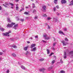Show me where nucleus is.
<instances>
[{
	"label": "nucleus",
	"instance_id": "14",
	"mask_svg": "<svg viewBox=\"0 0 73 73\" xmlns=\"http://www.w3.org/2000/svg\"><path fill=\"white\" fill-rule=\"evenodd\" d=\"M18 5H19L17 4L16 5V10H17H17H18V9H19V7H18Z\"/></svg>",
	"mask_w": 73,
	"mask_h": 73
},
{
	"label": "nucleus",
	"instance_id": "62",
	"mask_svg": "<svg viewBox=\"0 0 73 73\" xmlns=\"http://www.w3.org/2000/svg\"><path fill=\"white\" fill-rule=\"evenodd\" d=\"M2 51L3 52H5V50H2Z\"/></svg>",
	"mask_w": 73,
	"mask_h": 73
},
{
	"label": "nucleus",
	"instance_id": "8",
	"mask_svg": "<svg viewBox=\"0 0 73 73\" xmlns=\"http://www.w3.org/2000/svg\"><path fill=\"white\" fill-rule=\"evenodd\" d=\"M35 46H36V44H32L31 45V48H32L35 47Z\"/></svg>",
	"mask_w": 73,
	"mask_h": 73
},
{
	"label": "nucleus",
	"instance_id": "26",
	"mask_svg": "<svg viewBox=\"0 0 73 73\" xmlns=\"http://www.w3.org/2000/svg\"><path fill=\"white\" fill-rule=\"evenodd\" d=\"M44 59L42 58L39 59V61H44Z\"/></svg>",
	"mask_w": 73,
	"mask_h": 73
},
{
	"label": "nucleus",
	"instance_id": "31",
	"mask_svg": "<svg viewBox=\"0 0 73 73\" xmlns=\"http://www.w3.org/2000/svg\"><path fill=\"white\" fill-rule=\"evenodd\" d=\"M55 62V60H52V64H54V63Z\"/></svg>",
	"mask_w": 73,
	"mask_h": 73
},
{
	"label": "nucleus",
	"instance_id": "40",
	"mask_svg": "<svg viewBox=\"0 0 73 73\" xmlns=\"http://www.w3.org/2000/svg\"><path fill=\"white\" fill-rule=\"evenodd\" d=\"M9 70H7V73H9Z\"/></svg>",
	"mask_w": 73,
	"mask_h": 73
},
{
	"label": "nucleus",
	"instance_id": "38",
	"mask_svg": "<svg viewBox=\"0 0 73 73\" xmlns=\"http://www.w3.org/2000/svg\"><path fill=\"white\" fill-rule=\"evenodd\" d=\"M56 7H54L53 9L54 11V12H55V11H56Z\"/></svg>",
	"mask_w": 73,
	"mask_h": 73
},
{
	"label": "nucleus",
	"instance_id": "17",
	"mask_svg": "<svg viewBox=\"0 0 73 73\" xmlns=\"http://www.w3.org/2000/svg\"><path fill=\"white\" fill-rule=\"evenodd\" d=\"M12 55L13 57H16V54H15L14 53L12 54Z\"/></svg>",
	"mask_w": 73,
	"mask_h": 73
},
{
	"label": "nucleus",
	"instance_id": "24",
	"mask_svg": "<svg viewBox=\"0 0 73 73\" xmlns=\"http://www.w3.org/2000/svg\"><path fill=\"white\" fill-rule=\"evenodd\" d=\"M38 19V17H37V16H36L35 17H34L35 20H36V19Z\"/></svg>",
	"mask_w": 73,
	"mask_h": 73
},
{
	"label": "nucleus",
	"instance_id": "39",
	"mask_svg": "<svg viewBox=\"0 0 73 73\" xmlns=\"http://www.w3.org/2000/svg\"><path fill=\"white\" fill-rule=\"evenodd\" d=\"M21 21H22V22H24V19H21Z\"/></svg>",
	"mask_w": 73,
	"mask_h": 73
},
{
	"label": "nucleus",
	"instance_id": "50",
	"mask_svg": "<svg viewBox=\"0 0 73 73\" xmlns=\"http://www.w3.org/2000/svg\"><path fill=\"white\" fill-rule=\"evenodd\" d=\"M16 2H19V0H15Z\"/></svg>",
	"mask_w": 73,
	"mask_h": 73
},
{
	"label": "nucleus",
	"instance_id": "11",
	"mask_svg": "<svg viewBox=\"0 0 73 73\" xmlns=\"http://www.w3.org/2000/svg\"><path fill=\"white\" fill-rule=\"evenodd\" d=\"M61 42L62 43H63V45L65 46L66 45V43L65 42V41H61Z\"/></svg>",
	"mask_w": 73,
	"mask_h": 73
},
{
	"label": "nucleus",
	"instance_id": "35",
	"mask_svg": "<svg viewBox=\"0 0 73 73\" xmlns=\"http://www.w3.org/2000/svg\"><path fill=\"white\" fill-rule=\"evenodd\" d=\"M52 54H54V53H51L49 56H52Z\"/></svg>",
	"mask_w": 73,
	"mask_h": 73
},
{
	"label": "nucleus",
	"instance_id": "22",
	"mask_svg": "<svg viewBox=\"0 0 73 73\" xmlns=\"http://www.w3.org/2000/svg\"><path fill=\"white\" fill-rule=\"evenodd\" d=\"M33 13L34 14H36V10H34Z\"/></svg>",
	"mask_w": 73,
	"mask_h": 73
},
{
	"label": "nucleus",
	"instance_id": "64",
	"mask_svg": "<svg viewBox=\"0 0 73 73\" xmlns=\"http://www.w3.org/2000/svg\"><path fill=\"white\" fill-rule=\"evenodd\" d=\"M4 5L5 7H7V6L4 5Z\"/></svg>",
	"mask_w": 73,
	"mask_h": 73
},
{
	"label": "nucleus",
	"instance_id": "48",
	"mask_svg": "<svg viewBox=\"0 0 73 73\" xmlns=\"http://www.w3.org/2000/svg\"><path fill=\"white\" fill-rule=\"evenodd\" d=\"M51 19V18L50 17H48L47 19L48 20H50Z\"/></svg>",
	"mask_w": 73,
	"mask_h": 73
},
{
	"label": "nucleus",
	"instance_id": "37",
	"mask_svg": "<svg viewBox=\"0 0 73 73\" xmlns=\"http://www.w3.org/2000/svg\"><path fill=\"white\" fill-rule=\"evenodd\" d=\"M60 61L61 63H63V61H62V59H61L60 60Z\"/></svg>",
	"mask_w": 73,
	"mask_h": 73
},
{
	"label": "nucleus",
	"instance_id": "60",
	"mask_svg": "<svg viewBox=\"0 0 73 73\" xmlns=\"http://www.w3.org/2000/svg\"><path fill=\"white\" fill-rule=\"evenodd\" d=\"M26 8H29V7H26Z\"/></svg>",
	"mask_w": 73,
	"mask_h": 73
},
{
	"label": "nucleus",
	"instance_id": "25",
	"mask_svg": "<svg viewBox=\"0 0 73 73\" xmlns=\"http://www.w3.org/2000/svg\"><path fill=\"white\" fill-rule=\"evenodd\" d=\"M42 17H47V15H46V14H44L42 15Z\"/></svg>",
	"mask_w": 73,
	"mask_h": 73
},
{
	"label": "nucleus",
	"instance_id": "51",
	"mask_svg": "<svg viewBox=\"0 0 73 73\" xmlns=\"http://www.w3.org/2000/svg\"><path fill=\"white\" fill-rule=\"evenodd\" d=\"M27 42V44H29V43H30V42L28 41Z\"/></svg>",
	"mask_w": 73,
	"mask_h": 73
},
{
	"label": "nucleus",
	"instance_id": "23",
	"mask_svg": "<svg viewBox=\"0 0 73 73\" xmlns=\"http://www.w3.org/2000/svg\"><path fill=\"white\" fill-rule=\"evenodd\" d=\"M7 21L9 23H10L11 22V20H10V18H7Z\"/></svg>",
	"mask_w": 73,
	"mask_h": 73
},
{
	"label": "nucleus",
	"instance_id": "49",
	"mask_svg": "<svg viewBox=\"0 0 73 73\" xmlns=\"http://www.w3.org/2000/svg\"><path fill=\"white\" fill-rule=\"evenodd\" d=\"M53 46H54L55 45H56V43H54L53 44Z\"/></svg>",
	"mask_w": 73,
	"mask_h": 73
},
{
	"label": "nucleus",
	"instance_id": "13",
	"mask_svg": "<svg viewBox=\"0 0 73 73\" xmlns=\"http://www.w3.org/2000/svg\"><path fill=\"white\" fill-rule=\"evenodd\" d=\"M36 47H35L32 49L31 51H36Z\"/></svg>",
	"mask_w": 73,
	"mask_h": 73
},
{
	"label": "nucleus",
	"instance_id": "59",
	"mask_svg": "<svg viewBox=\"0 0 73 73\" xmlns=\"http://www.w3.org/2000/svg\"><path fill=\"white\" fill-rule=\"evenodd\" d=\"M45 25H48V24L47 23H46L45 24Z\"/></svg>",
	"mask_w": 73,
	"mask_h": 73
},
{
	"label": "nucleus",
	"instance_id": "44",
	"mask_svg": "<svg viewBox=\"0 0 73 73\" xmlns=\"http://www.w3.org/2000/svg\"><path fill=\"white\" fill-rule=\"evenodd\" d=\"M42 41H43V42H46V41H44L43 40H42Z\"/></svg>",
	"mask_w": 73,
	"mask_h": 73
},
{
	"label": "nucleus",
	"instance_id": "41",
	"mask_svg": "<svg viewBox=\"0 0 73 73\" xmlns=\"http://www.w3.org/2000/svg\"><path fill=\"white\" fill-rule=\"evenodd\" d=\"M56 8H57V9H58L59 7H58V5L56 6Z\"/></svg>",
	"mask_w": 73,
	"mask_h": 73
},
{
	"label": "nucleus",
	"instance_id": "42",
	"mask_svg": "<svg viewBox=\"0 0 73 73\" xmlns=\"http://www.w3.org/2000/svg\"><path fill=\"white\" fill-rule=\"evenodd\" d=\"M26 19L27 20H28L29 19V17H26Z\"/></svg>",
	"mask_w": 73,
	"mask_h": 73
},
{
	"label": "nucleus",
	"instance_id": "4",
	"mask_svg": "<svg viewBox=\"0 0 73 73\" xmlns=\"http://www.w3.org/2000/svg\"><path fill=\"white\" fill-rule=\"evenodd\" d=\"M62 4H65L66 3V1L65 0H62L61 1Z\"/></svg>",
	"mask_w": 73,
	"mask_h": 73
},
{
	"label": "nucleus",
	"instance_id": "16",
	"mask_svg": "<svg viewBox=\"0 0 73 73\" xmlns=\"http://www.w3.org/2000/svg\"><path fill=\"white\" fill-rule=\"evenodd\" d=\"M17 24L15 25L14 26V28L15 29H16L17 27Z\"/></svg>",
	"mask_w": 73,
	"mask_h": 73
},
{
	"label": "nucleus",
	"instance_id": "32",
	"mask_svg": "<svg viewBox=\"0 0 73 73\" xmlns=\"http://www.w3.org/2000/svg\"><path fill=\"white\" fill-rule=\"evenodd\" d=\"M3 54V53L0 52V56H2Z\"/></svg>",
	"mask_w": 73,
	"mask_h": 73
},
{
	"label": "nucleus",
	"instance_id": "6",
	"mask_svg": "<svg viewBox=\"0 0 73 73\" xmlns=\"http://www.w3.org/2000/svg\"><path fill=\"white\" fill-rule=\"evenodd\" d=\"M45 70V69L44 68H42L39 70L40 72H44V71Z\"/></svg>",
	"mask_w": 73,
	"mask_h": 73
},
{
	"label": "nucleus",
	"instance_id": "1",
	"mask_svg": "<svg viewBox=\"0 0 73 73\" xmlns=\"http://www.w3.org/2000/svg\"><path fill=\"white\" fill-rule=\"evenodd\" d=\"M15 23H11V24L9 23L7 25V28H8V27H9V28H11V27H12L14 25H15Z\"/></svg>",
	"mask_w": 73,
	"mask_h": 73
},
{
	"label": "nucleus",
	"instance_id": "34",
	"mask_svg": "<svg viewBox=\"0 0 73 73\" xmlns=\"http://www.w3.org/2000/svg\"><path fill=\"white\" fill-rule=\"evenodd\" d=\"M65 41H68V39L66 38H65Z\"/></svg>",
	"mask_w": 73,
	"mask_h": 73
},
{
	"label": "nucleus",
	"instance_id": "54",
	"mask_svg": "<svg viewBox=\"0 0 73 73\" xmlns=\"http://www.w3.org/2000/svg\"><path fill=\"white\" fill-rule=\"evenodd\" d=\"M5 4L6 5H8V4L7 3H5Z\"/></svg>",
	"mask_w": 73,
	"mask_h": 73
},
{
	"label": "nucleus",
	"instance_id": "27",
	"mask_svg": "<svg viewBox=\"0 0 73 73\" xmlns=\"http://www.w3.org/2000/svg\"><path fill=\"white\" fill-rule=\"evenodd\" d=\"M29 54V52H28V51H27V53H25V54L26 55H27L28 54Z\"/></svg>",
	"mask_w": 73,
	"mask_h": 73
},
{
	"label": "nucleus",
	"instance_id": "63",
	"mask_svg": "<svg viewBox=\"0 0 73 73\" xmlns=\"http://www.w3.org/2000/svg\"><path fill=\"white\" fill-rule=\"evenodd\" d=\"M35 38H38V36H35Z\"/></svg>",
	"mask_w": 73,
	"mask_h": 73
},
{
	"label": "nucleus",
	"instance_id": "10",
	"mask_svg": "<svg viewBox=\"0 0 73 73\" xmlns=\"http://www.w3.org/2000/svg\"><path fill=\"white\" fill-rule=\"evenodd\" d=\"M53 19L54 20V21H55V22H57V21H58V20H57V19H56V18H53Z\"/></svg>",
	"mask_w": 73,
	"mask_h": 73
},
{
	"label": "nucleus",
	"instance_id": "56",
	"mask_svg": "<svg viewBox=\"0 0 73 73\" xmlns=\"http://www.w3.org/2000/svg\"><path fill=\"white\" fill-rule=\"evenodd\" d=\"M11 40L12 41H15V39H12Z\"/></svg>",
	"mask_w": 73,
	"mask_h": 73
},
{
	"label": "nucleus",
	"instance_id": "36",
	"mask_svg": "<svg viewBox=\"0 0 73 73\" xmlns=\"http://www.w3.org/2000/svg\"><path fill=\"white\" fill-rule=\"evenodd\" d=\"M9 4H10L11 5V6H13V3H9Z\"/></svg>",
	"mask_w": 73,
	"mask_h": 73
},
{
	"label": "nucleus",
	"instance_id": "57",
	"mask_svg": "<svg viewBox=\"0 0 73 73\" xmlns=\"http://www.w3.org/2000/svg\"><path fill=\"white\" fill-rule=\"evenodd\" d=\"M33 8H35V5L33 6H32Z\"/></svg>",
	"mask_w": 73,
	"mask_h": 73
},
{
	"label": "nucleus",
	"instance_id": "58",
	"mask_svg": "<svg viewBox=\"0 0 73 73\" xmlns=\"http://www.w3.org/2000/svg\"><path fill=\"white\" fill-rule=\"evenodd\" d=\"M0 10H1V7L0 6Z\"/></svg>",
	"mask_w": 73,
	"mask_h": 73
},
{
	"label": "nucleus",
	"instance_id": "53",
	"mask_svg": "<svg viewBox=\"0 0 73 73\" xmlns=\"http://www.w3.org/2000/svg\"><path fill=\"white\" fill-rule=\"evenodd\" d=\"M23 10H24V8H22V9H21V11H23Z\"/></svg>",
	"mask_w": 73,
	"mask_h": 73
},
{
	"label": "nucleus",
	"instance_id": "52",
	"mask_svg": "<svg viewBox=\"0 0 73 73\" xmlns=\"http://www.w3.org/2000/svg\"><path fill=\"white\" fill-rule=\"evenodd\" d=\"M52 48V49L53 50H55V49H54V48Z\"/></svg>",
	"mask_w": 73,
	"mask_h": 73
},
{
	"label": "nucleus",
	"instance_id": "21",
	"mask_svg": "<svg viewBox=\"0 0 73 73\" xmlns=\"http://www.w3.org/2000/svg\"><path fill=\"white\" fill-rule=\"evenodd\" d=\"M60 73H65V72L63 70H62L60 71Z\"/></svg>",
	"mask_w": 73,
	"mask_h": 73
},
{
	"label": "nucleus",
	"instance_id": "47",
	"mask_svg": "<svg viewBox=\"0 0 73 73\" xmlns=\"http://www.w3.org/2000/svg\"><path fill=\"white\" fill-rule=\"evenodd\" d=\"M49 37L46 38L45 39L46 40H48V39H49Z\"/></svg>",
	"mask_w": 73,
	"mask_h": 73
},
{
	"label": "nucleus",
	"instance_id": "55",
	"mask_svg": "<svg viewBox=\"0 0 73 73\" xmlns=\"http://www.w3.org/2000/svg\"><path fill=\"white\" fill-rule=\"evenodd\" d=\"M35 5V4L34 3H33L32 4V6H34Z\"/></svg>",
	"mask_w": 73,
	"mask_h": 73
},
{
	"label": "nucleus",
	"instance_id": "29",
	"mask_svg": "<svg viewBox=\"0 0 73 73\" xmlns=\"http://www.w3.org/2000/svg\"><path fill=\"white\" fill-rule=\"evenodd\" d=\"M24 14H25V15H28V14H29V13L27 12H25Z\"/></svg>",
	"mask_w": 73,
	"mask_h": 73
},
{
	"label": "nucleus",
	"instance_id": "9",
	"mask_svg": "<svg viewBox=\"0 0 73 73\" xmlns=\"http://www.w3.org/2000/svg\"><path fill=\"white\" fill-rule=\"evenodd\" d=\"M28 46L24 47V50H25V51H26V50H28Z\"/></svg>",
	"mask_w": 73,
	"mask_h": 73
},
{
	"label": "nucleus",
	"instance_id": "33",
	"mask_svg": "<svg viewBox=\"0 0 73 73\" xmlns=\"http://www.w3.org/2000/svg\"><path fill=\"white\" fill-rule=\"evenodd\" d=\"M2 31H4V29L3 28H1L0 29Z\"/></svg>",
	"mask_w": 73,
	"mask_h": 73
},
{
	"label": "nucleus",
	"instance_id": "20",
	"mask_svg": "<svg viewBox=\"0 0 73 73\" xmlns=\"http://www.w3.org/2000/svg\"><path fill=\"white\" fill-rule=\"evenodd\" d=\"M47 54H49L50 53V51L49 49H47L46 50Z\"/></svg>",
	"mask_w": 73,
	"mask_h": 73
},
{
	"label": "nucleus",
	"instance_id": "18",
	"mask_svg": "<svg viewBox=\"0 0 73 73\" xmlns=\"http://www.w3.org/2000/svg\"><path fill=\"white\" fill-rule=\"evenodd\" d=\"M53 68V67H49L48 68V70L49 71L51 69H52Z\"/></svg>",
	"mask_w": 73,
	"mask_h": 73
},
{
	"label": "nucleus",
	"instance_id": "43",
	"mask_svg": "<svg viewBox=\"0 0 73 73\" xmlns=\"http://www.w3.org/2000/svg\"><path fill=\"white\" fill-rule=\"evenodd\" d=\"M64 31H66V28H64Z\"/></svg>",
	"mask_w": 73,
	"mask_h": 73
},
{
	"label": "nucleus",
	"instance_id": "2",
	"mask_svg": "<svg viewBox=\"0 0 73 73\" xmlns=\"http://www.w3.org/2000/svg\"><path fill=\"white\" fill-rule=\"evenodd\" d=\"M10 33H11V31H9L8 33L7 32L5 33H3L2 34L3 35L5 36H9V34Z\"/></svg>",
	"mask_w": 73,
	"mask_h": 73
},
{
	"label": "nucleus",
	"instance_id": "3",
	"mask_svg": "<svg viewBox=\"0 0 73 73\" xmlns=\"http://www.w3.org/2000/svg\"><path fill=\"white\" fill-rule=\"evenodd\" d=\"M42 9H41L42 11L43 12H45L46 11V6L45 5H43L42 6Z\"/></svg>",
	"mask_w": 73,
	"mask_h": 73
},
{
	"label": "nucleus",
	"instance_id": "19",
	"mask_svg": "<svg viewBox=\"0 0 73 73\" xmlns=\"http://www.w3.org/2000/svg\"><path fill=\"white\" fill-rule=\"evenodd\" d=\"M12 47H13L14 48H17V46H16V45H13L12 46Z\"/></svg>",
	"mask_w": 73,
	"mask_h": 73
},
{
	"label": "nucleus",
	"instance_id": "7",
	"mask_svg": "<svg viewBox=\"0 0 73 73\" xmlns=\"http://www.w3.org/2000/svg\"><path fill=\"white\" fill-rule=\"evenodd\" d=\"M21 68L22 69H23L24 70H25V69H27V68H25V67L23 66H21Z\"/></svg>",
	"mask_w": 73,
	"mask_h": 73
},
{
	"label": "nucleus",
	"instance_id": "12",
	"mask_svg": "<svg viewBox=\"0 0 73 73\" xmlns=\"http://www.w3.org/2000/svg\"><path fill=\"white\" fill-rule=\"evenodd\" d=\"M63 57L65 60L66 59V53L65 52H64V55Z\"/></svg>",
	"mask_w": 73,
	"mask_h": 73
},
{
	"label": "nucleus",
	"instance_id": "30",
	"mask_svg": "<svg viewBox=\"0 0 73 73\" xmlns=\"http://www.w3.org/2000/svg\"><path fill=\"white\" fill-rule=\"evenodd\" d=\"M69 54H72L73 53V51H71L69 52Z\"/></svg>",
	"mask_w": 73,
	"mask_h": 73
},
{
	"label": "nucleus",
	"instance_id": "45",
	"mask_svg": "<svg viewBox=\"0 0 73 73\" xmlns=\"http://www.w3.org/2000/svg\"><path fill=\"white\" fill-rule=\"evenodd\" d=\"M44 37H46V36L47 35H44Z\"/></svg>",
	"mask_w": 73,
	"mask_h": 73
},
{
	"label": "nucleus",
	"instance_id": "15",
	"mask_svg": "<svg viewBox=\"0 0 73 73\" xmlns=\"http://www.w3.org/2000/svg\"><path fill=\"white\" fill-rule=\"evenodd\" d=\"M70 3V4H69V5H73V0L71 1Z\"/></svg>",
	"mask_w": 73,
	"mask_h": 73
},
{
	"label": "nucleus",
	"instance_id": "28",
	"mask_svg": "<svg viewBox=\"0 0 73 73\" xmlns=\"http://www.w3.org/2000/svg\"><path fill=\"white\" fill-rule=\"evenodd\" d=\"M54 2L55 4H57V0H54Z\"/></svg>",
	"mask_w": 73,
	"mask_h": 73
},
{
	"label": "nucleus",
	"instance_id": "61",
	"mask_svg": "<svg viewBox=\"0 0 73 73\" xmlns=\"http://www.w3.org/2000/svg\"><path fill=\"white\" fill-rule=\"evenodd\" d=\"M31 40H32V39H33V37H31Z\"/></svg>",
	"mask_w": 73,
	"mask_h": 73
},
{
	"label": "nucleus",
	"instance_id": "5",
	"mask_svg": "<svg viewBox=\"0 0 73 73\" xmlns=\"http://www.w3.org/2000/svg\"><path fill=\"white\" fill-rule=\"evenodd\" d=\"M58 33L59 34H61V35H65V34L62 31H58Z\"/></svg>",
	"mask_w": 73,
	"mask_h": 73
},
{
	"label": "nucleus",
	"instance_id": "46",
	"mask_svg": "<svg viewBox=\"0 0 73 73\" xmlns=\"http://www.w3.org/2000/svg\"><path fill=\"white\" fill-rule=\"evenodd\" d=\"M48 29H50V27L49 26H48Z\"/></svg>",
	"mask_w": 73,
	"mask_h": 73
}]
</instances>
